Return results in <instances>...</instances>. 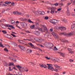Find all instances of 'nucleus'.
I'll return each instance as SVG.
<instances>
[{
    "label": "nucleus",
    "instance_id": "603ef678",
    "mask_svg": "<svg viewBox=\"0 0 75 75\" xmlns=\"http://www.w3.org/2000/svg\"><path fill=\"white\" fill-rule=\"evenodd\" d=\"M26 33H31V32H30L28 31H25Z\"/></svg>",
    "mask_w": 75,
    "mask_h": 75
},
{
    "label": "nucleus",
    "instance_id": "e433bc0d",
    "mask_svg": "<svg viewBox=\"0 0 75 75\" xmlns=\"http://www.w3.org/2000/svg\"><path fill=\"white\" fill-rule=\"evenodd\" d=\"M2 6H5V7H6V6H7V5L4 4H3L2 5Z\"/></svg>",
    "mask_w": 75,
    "mask_h": 75
},
{
    "label": "nucleus",
    "instance_id": "7ed1b4c3",
    "mask_svg": "<svg viewBox=\"0 0 75 75\" xmlns=\"http://www.w3.org/2000/svg\"><path fill=\"white\" fill-rule=\"evenodd\" d=\"M1 27L3 28H5L4 27H11V28H12L13 29H14V27L13 26V25H9V24H5L4 25H3Z\"/></svg>",
    "mask_w": 75,
    "mask_h": 75
},
{
    "label": "nucleus",
    "instance_id": "ea45409f",
    "mask_svg": "<svg viewBox=\"0 0 75 75\" xmlns=\"http://www.w3.org/2000/svg\"><path fill=\"white\" fill-rule=\"evenodd\" d=\"M8 65V64L7 63H5V66H6V67H7Z\"/></svg>",
    "mask_w": 75,
    "mask_h": 75
},
{
    "label": "nucleus",
    "instance_id": "c85d7f7f",
    "mask_svg": "<svg viewBox=\"0 0 75 75\" xmlns=\"http://www.w3.org/2000/svg\"><path fill=\"white\" fill-rule=\"evenodd\" d=\"M2 32L4 34H6L7 33V32L6 31L2 30Z\"/></svg>",
    "mask_w": 75,
    "mask_h": 75
},
{
    "label": "nucleus",
    "instance_id": "473e14b6",
    "mask_svg": "<svg viewBox=\"0 0 75 75\" xmlns=\"http://www.w3.org/2000/svg\"><path fill=\"white\" fill-rule=\"evenodd\" d=\"M69 61L70 62H74V60L72 59H70Z\"/></svg>",
    "mask_w": 75,
    "mask_h": 75
},
{
    "label": "nucleus",
    "instance_id": "f704fd0d",
    "mask_svg": "<svg viewBox=\"0 0 75 75\" xmlns=\"http://www.w3.org/2000/svg\"><path fill=\"white\" fill-rule=\"evenodd\" d=\"M0 47H4V46L3 45V44L2 43H0Z\"/></svg>",
    "mask_w": 75,
    "mask_h": 75
},
{
    "label": "nucleus",
    "instance_id": "a211bd4d",
    "mask_svg": "<svg viewBox=\"0 0 75 75\" xmlns=\"http://www.w3.org/2000/svg\"><path fill=\"white\" fill-rule=\"evenodd\" d=\"M30 28L31 29H34L35 28V25H33L30 26Z\"/></svg>",
    "mask_w": 75,
    "mask_h": 75
},
{
    "label": "nucleus",
    "instance_id": "6e6d98bb",
    "mask_svg": "<svg viewBox=\"0 0 75 75\" xmlns=\"http://www.w3.org/2000/svg\"><path fill=\"white\" fill-rule=\"evenodd\" d=\"M73 25H75V21H74L73 22Z\"/></svg>",
    "mask_w": 75,
    "mask_h": 75
},
{
    "label": "nucleus",
    "instance_id": "72a5a7b5",
    "mask_svg": "<svg viewBox=\"0 0 75 75\" xmlns=\"http://www.w3.org/2000/svg\"><path fill=\"white\" fill-rule=\"evenodd\" d=\"M75 27V25H74L73 24L71 25V28L73 29V28H74Z\"/></svg>",
    "mask_w": 75,
    "mask_h": 75
},
{
    "label": "nucleus",
    "instance_id": "cd10ccee",
    "mask_svg": "<svg viewBox=\"0 0 75 75\" xmlns=\"http://www.w3.org/2000/svg\"><path fill=\"white\" fill-rule=\"evenodd\" d=\"M8 19H9V22L10 21H11L12 20H13V18H11V17H10V18H8Z\"/></svg>",
    "mask_w": 75,
    "mask_h": 75
},
{
    "label": "nucleus",
    "instance_id": "aec40b11",
    "mask_svg": "<svg viewBox=\"0 0 75 75\" xmlns=\"http://www.w3.org/2000/svg\"><path fill=\"white\" fill-rule=\"evenodd\" d=\"M67 16H70V12H69V10H68V9H67Z\"/></svg>",
    "mask_w": 75,
    "mask_h": 75
},
{
    "label": "nucleus",
    "instance_id": "9b49d317",
    "mask_svg": "<svg viewBox=\"0 0 75 75\" xmlns=\"http://www.w3.org/2000/svg\"><path fill=\"white\" fill-rule=\"evenodd\" d=\"M35 34L36 35H40V33L39 31H36L34 32Z\"/></svg>",
    "mask_w": 75,
    "mask_h": 75
},
{
    "label": "nucleus",
    "instance_id": "dca6fc26",
    "mask_svg": "<svg viewBox=\"0 0 75 75\" xmlns=\"http://www.w3.org/2000/svg\"><path fill=\"white\" fill-rule=\"evenodd\" d=\"M16 67H17L18 68H19V69L20 71H21V67L19 66V65H16Z\"/></svg>",
    "mask_w": 75,
    "mask_h": 75
},
{
    "label": "nucleus",
    "instance_id": "de8ad7c7",
    "mask_svg": "<svg viewBox=\"0 0 75 75\" xmlns=\"http://www.w3.org/2000/svg\"><path fill=\"white\" fill-rule=\"evenodd\" d=\"M25 71L26 72H28V69H25Z\"/></svg>",
    "mask_w": 75,
    "mask_h": 75
},
{
    "label": "nucleus",
    "instance_id": "052dcab7",
    "mask_svg": "<svg viewBox=\"0 0 75 75\" xmlns=\"http://www.w3.org/2000/svg\"><path fill=\"white\" fill-rule=\"evenodd\" d=\"M12 34H16V33L14 32H12Z\"/></svg>",
    "mask_w": 75,
    "mask_h": 75
},
{
    "label": "nucleus",
    "instance_id": "423d86ee",
    "mask_svg": "<svg viewBox=\"0 0 75 75\" xmlns=\"http://www.w3.org/2000/svg\"><path fill=\"white\" fill-rule=\"evenodd\" d=\"M50 21L52 24H55L56 23H57L58 20L55 19H52Z\"/></svg>",
    "mask_w": 75,
    "mask_h": 75
},
{
    "label": "nucleus",
    "instance_id": "864d4df0",
    "mask_svg": "<svg viewBox=\"0 0 75 75\" xmlns=\"http://www.w3.org/2000/svg\"><path fill=\"white\" fill-rule=\"evenodd\" d=\"M41 11H39L38 13L39 14H41Z\"/></svg>",
    "mask_w": 75,
    "mask_h": 75
},
{
    "label": "nucleus",
    "instance_id": "4be33fe9",
    "mask_svg": "<svg viewBox=\"0 0 75 75\" xmlns=\"http://www.w3.org/2000/svg\"><path fill=\"white\" fill-rule=\"evenodd\" d=\"M13 65H14V63H10L8 64V65L9 67H10V66H12Z\"/></svg>",
    "mask_w": 75,
    "mask_h": 75
},
{
    "label": "nucleus",
    "instance_id": "09e8293b",
    "mask_svg": "<svg viewBox=\"0 0 75 75\" xmlns=\"http://www.w3.org/2000/svg\"><path fill=\"white\" fill-rule=\"evenodd\" d=\"M14 2H13L12 3H11V5L12 6H14Z\"/></svg>",
    "mask_w": 75,
    "mask_h": 75
},
{
    "label": "nucleus",
    "instance_id": "5701e85b",
    "mask_svg": "<svg viewBox=\"0 0 75 75\" xmlns=\"http://www.w3.org/2000/svg\"><path fill=\"white\" fill-rule=\"evenodd\" d=\"M66 28L65 27H61V30L62 31V30H66Z\"/></svg>",
    "mask_w": 75,
    "mask_h": 75
},
{
    "label": "nucleus",
    "instance_id": "338daca9",
    "mask_svg": "<svg viewBox=\"0 0 75 75\" xmlns=\"http://www.w3.org/2000/svg\"><path fill=\"white\" fill-rule=\"evenodd\" d=\"M9 71H11V67H9Z\"/></svg>",
    "mask_w": 75,
    "mask_h": 75
},
{
    "label": "nucleus",
    "instance_id": "4c0bfd02",
    "mask_svg": "<svg viewBox=\"0 0 75 75\" xmlns=\"http://www.w3.org/2000/svg\"><path fill=\"white\" fill-rule=\"evenodd\" d=\"M54 5H55V6H58V3H56V4H54Z\"/></svg>",
    "mask_w": 75,
    "mask_h": 75
},
{
    "label": "nucleus",
    "instance_id": "ddd939ff",
    "mask_svg": "<svg viewBox=\"0 0 75 75\" xmlns=\"http://www.w3.org/2000/svg\"><path fill=\"white\" fill-rule=\"evenodd\" d=\"M40 66H41V67L43 68H46L47 67V66L45 64H42L41 65V64H40Z\"/></svg>",
    "mask_w": 75,
    "mask_h": 75
},
{
    "label": "nucleus",
    "instance_id": "c9c22d12",
    "mask_svg": "<svg viewBox=\"0 0 75 75\" xmlns=\"http://www.w3.org/2000/svg\"><path fill=\"white\" fill-rule=\"evenodd\" d=\"M41 14H42V15H44L45 14V12L44 11L41 12Z\"/></svg>",
    "mask_w": 75,
    "mask_h": 75
},
{
    "label": "nucleus",
    "instance_id": "e2e57ef3",
    "mask_svg": "<svg viewBox=\"0 0 75 75\" xmlns=\"http://www.w3.org/2000/svg\"><path fill=\"white\" fill-rule=\"evenodd\" d=\"M36 26H37V27H38V26H39V24L37 23V24H36Z\"/></svg>",
    "mask_w": 75,
    "mask_h": 75
},
{
    "label": "nucleus",
    "instance_id": "69168bd1",
    "mask_svg": "<svg viewBox=\"0 0 75 75\" xmlns=\"http://www.w3.org/2000/svg\"><path fill=\"white\" fill-rule=\"evenodd\" d=\"M50 11H47V13H50Z\"/></svg>",
    "mask_w": 75,
    "mask_h": 75
},
{
    "label": "nucleus",
    "instance_id": "f03ea898",
    "mask_svg": "<svg viewBox=\"0 0 75 75\" xmlns=\"http://www.w3.org/2000/svg\"><path fill=\"white\" fill-rule=\"evenodd\" d=\"M74 32H71L70 33L67 34L65 32L61 33H59V35H65L66 36H69V37H71V36H72L73 34H74Z\"/></svg>",
    "mask_w": 75,
    "mask_h": 75
},
{
    "label": "nucleus",
    "instance_id": "4d7b16f0",
    "mask_svg": "<svg viewBox=\"0 0 75 75\" xmlns=\"http://www.w3.org/2000/svg\"><path fill=\"white\" fill-rule=\"evenodd\" d=\"M18 75H23L22 74H20V73H18Z\"/></svg>",
    "mask_w": 75,
    "mask_h": 75
},
{
    "label": "nucleus",
    "instance_id": "37998d69",
    "mask_svg": "<svg viewBox=\"0 0 75 75\" xmlns=\"http://www.w3.org/2000/svg\"><path fill=\"white\" fill-rule=\"evenodd\" d=\"M16 12V11H15V12H13V13L14 14H17V12Z\"/></svg>",
    "mask_w": 75,
    "mask_h": 75
},
{
    "label": "nucleus",
    "instance_id": "c756f323",
    "mask_svg": "<svg viewBox=\"0 0 75 75\" xmlns=\"http://www.w3.org/2000/svg\"><path fill=\"white\" fill-rule=\"evenodd\" d=\"M23 42V41H22L21 40H18V42H20V43H22V44H24V43L22 42Z\"/></svg>",
    "mask_w": 75,
    "mask_h": 75
},
{
    "label": "nucleus",
    "instance_id": "4468645a",
    "mask_svg": "<svg viewBox=\"0 0 75 75\" xmlns=\"http://www.w3.org/2000/svg\"><path fill=\"white\" fill-rule=\"evenodd\" d=\"M27 51L28 53H31V52H32V51H33V50H31L30 49H28Z\"/></svg>",
    "mask_w": 75,
    "mask_h": 75
},
{
    "label": "nucleus",
    "instance_id": "8fccbe9b",
    "mask_svg": "<svg viewBox=\"0 0 75 75\" xmlns=\"http://www.w3.org/2000/svg\"><path fill=\"white\" fill-rule=\"evenodd\" d=\"M6 74L7 75H13V74H11L10 73L8 74Z\"/></svg>",
    "mask_w": 75,
    "mask_h": 75
},
{
    "label": "nucleus",
    "instance_id": "774afa93",
    "mask_svg": "<svg viewBox=\"0 0 75 75\" xmlns=\"http://www.w3.org/2000/svg\"><path fill=\"white\" fill-rule=\"evenodd\" d=\"M71 3H69L67 4L68 5H70L71 4Z\"/></svg>",
    "mask_w": 75,
    "mask_h": 75
},
{
    "label": "nucleus",
    "instance_id": "49530a36",
    "mask_svg": "<svg viewBox=\"0 0 75 75\" xmlns=\"http://www.w3.org/2000/svg\"><path fill=\"white\" fill-rule=\"evenodd\" d=\"M61 8H59L57 10V11H61Z\"/></svg>",
    "mask_w": 75,
    "mask_h": 75
},
{
    "label": "nucleus",
    "instance_id": "a19ab883",
    "mask_svg": "<svg viewBox=\"0 0 75 75\" xmlns=\"http://www.w3.org/2000/svg\"><path fill=\"white\" fill-rule=\"evenodd\" d=\"M17 14H19V15H21V12H18Z\"/></svg>",
    "mask_w": 75,
    "mask_h": 75
},
{
    "label": "nucleus",
    "instance_id": "6e6552de",
    "mask_svg": "<svg viewBox=\"0 0 75 75\" xmlns=\"http://www.w3.org/2000/svg\"><path fill=\"white\" fill-rule=\"evenodd\" d=\"M28 45H30L31 47H32V48L33 49V48H34V49H36L37 48L35 47L34 46V45L32 44V43L31 42H29L28 43Z\"/></svg>",
    "mask_w": 75,
    "mask_h": 75
},
{
    "label": "nucleus",
    "instance_id": "bb28decb",
    "mask_svg": "<svg viewBox=\"0 0 75 75\" xmlns=\"http://www.w3.org/2000/svg\"><path fill=\"white\" fill-rule=\"evenodd\" d=\"M23 40H24V41H27V40H28L29 41H31V40L28 39H27V38L26 39L23 38Z\"/></svg>",
    "mask_w": 75,
    "mask_h": 75
},
{
    "label": "nucleus",
    "instance_id": "7c9ffc66",
    "mask_svg": "<svg viewBox=\"0 0 75 75\" xmlns=\"http://www.w3.org/2000/svg\"><path fill=\"white\" fill-rule=\"evenodd\" d=\"M62 40H61V41H62L63 42H68V41L67 40H64V41Z\"/></svg>",
    "mask_w": 75,
    "mask_h": 75
},
{
    "label": "nucleus",
    "instance_id": "9d476101",
    "mask_svg": "<svg viewBox=\"0 0 75 75\" xmlns=\"http://www.w3.org/2000/svg\"><path fill=\"white\" fill-rule=\"evenodd\" d=\"M45 45H52V46H53V45H54L53 44L51 43H49L48 42H45Z\"/></svg>",
    "mask_w": 75,
    "mask_h": 75
},
{
    "label": "nucleus",
    "instance_id": "20e7f679",
    "mask_svg": "<svg viewBox=\"0 0 75 75\" xmlns=\"http://www.w3.org/2000/svg\"><path fill=\"white\" fill-rule=\"evenodd\" d=\"M1 27L3 28H5L4 27H11V28H12L13 29H14V27L13 26V25H9V24H5L4 25H3Z\"/></svg>",
    "mask_w": 75,
    "mask_h": 75
},
{
    "label": "nucleus",
    "instance_id": "58836bf2",
    "mask_svg": "<svg viewBox=\"0 0 75 75\" xmlns=\"http://www.w3.org/2000/svg\"><path fill=\"white\" fill-rule=\"evenodd\" d=\"M58 49L56 47H54V49H53L54 50H57Z\"/></svg>",
    "mask_w": 75,
    "mask_h": 75
},
{
    "label": "nucleus",
    "instance_id": "6ab92c4d",
    "mask_svg": "<svg viewBox=\"0 0 75 75\" xmlns=\"http://www.w3.org/2000/svg\"><path fill=\"white\" fill-rule=\"evenodd\" d=\"M53 36L56 38H58V36L56 34H55L54 35H53Z\"/></svg>",
    "mask_w": 75,
    "mask_h": 75
},
{
    "label": "nucleus",
    "instance_id": "393cba45",
    "mask_svg": "<svg viewBox=\"0 0 75 75\" xmlns=\"http://www.w3.org/2000/svg\"><path fill=\"white\" fill-rule=\"evenodd\" d=\"M5 3L7 4H11V2L9 1H6L5 2Z\"/></svg>",
    "mask_w": 75,
    "mask_h": 75
},
{
    "label": "nucleus",
    "instance_id": "39448f33",
    "mask_svg": "<svg viewBox=\"0 0 75 75\" xmlns=\"http://www.w3.org/2000/svg\"><path fill=\"white\" fill-rule=\"evenodd\" d=\"M50 10H51L50 11V13L51 14H53L54 13V12L56 10V8H55L52 7L50 8Z\"/></svg>",
    "mask_w": 75,
    "mask_h": 75
},
{
    "label": "nucleus",
    "instance_id": "2eb2a0df",
    "mask_svg": "<svg viewBox=\"0 0 75 75\" xmlns=\"http://www.w3.org/2000/svg\"><path fill=\"white\" fill-rule=\"evenodd\" d=\"M59 53L60 55L61 56L63 57H65V54H64V53L61 52H59Z\"/></svg>",
    "mask_w": 75,
    "mask_h": 75
},
{
    "label": "nucleus",
    "instance_id": "2f4dec72",
    "mask_svg": "<svg viewBox=\"0 0 75 75\" xmlns=\"http://www.w3.org/2000/svg\"><path fill=\"white\" fill-rule=\"evenodd\" d=\"M4 50L5 51H6L7 52H8V50H7V49L6 48H5L4 49Z\"/></svg>",
    "mask_w": 75,
    "mask_h": 75
},
{
    "label": "nucleus",
    "instance_id": "0eeeda50",
    "mask_svg": "<svg viewBox=\"0 0 75 75\" xmlns=\"http://www.w3.org/2000/svg\"><path fill=\"white\" fill-rule=\"evenodd\" d=\"M38 30H40V31H42V32H45V30H47V28L46 27H45L44 28V29L43 30V29H42L40 28H39Z\"/></svg>",
    "mask_w": 75,
    "mask_h": 75
},
{
    "label": "nucleus",
    "instance_id": "f3484780",
    "mask_svg": "<svg viewBox=\"0 0 75 75\" xmlns=\"http://www.w3.org/2000/svg\"><path fill=\"white\" fill-rule=\"evenodd\" d=\"M18 47H19V48H21V50H23L24 49H25V47H23L21 46H20V45H18Z\"/></svg>",
    "mask_w": 75,
    "mask_h": 75
},
{
    "label": "nucleus",
    "instance_id": "5fc2aeb1",
    "mask_svg": "<svg viewBox=\"0 0 75 75\" xmlns=\"http://www.w3.org/2000/svg\"><path fill=\"white\" fill-rule=\"evenodd\" d=\"M73 5H74L75 4V0H74V1H73Z\"/></svg>",
    "mask_w": 75,
    "mask_h": 75
},
{
    "label": "nucleus",
    "instance_id": "0e129e2a",
    "mask_svg": "<svg viewBox=\"0 0 75 75\" xmlns=\"http://www.w3.org/2000/svg\"><path fill=\"white\" fill-rule=\"evenodd\" d=\"M54 75H59L58 73H55Z\"/></svg>",
    "mask_w": 75,
    "mask_h": 75
},
{
    "label": "nucleus",
    "instance_id": "680f3d73",
    "mask_svg": "<svg viewBox=\"0 0 75 75\" xmlns=\"http://www.w3.org/2000/svg\"><path fill=\"white\" fill-rule=\"evenodd\" d=\"M50 31H53V30L52 29H50Z\"/></svg>",
    "mask_w": 75,
    "mask_h": 75
},
{
    "label": "nucleus",
    "instance_id": "a878e982",
    "mask_svg": "<svg viewBox=\"0 0 75 75\" xmlns=\"http://www.w3.org/2000/svg\"><path fill=\"white\" fill-rule=\"evenodd\" d=\"M28 21L29 23H34V22H33V21H31V20H30V19H29L28 20Z\"/></svg>",
    "mask_w": 75,
    "mask_h": 75
},
{
    "label": "nucleus",
    "instance_id": "c03bdc74",
    "mask_svg": "<svg viewBox=\"0 0 75 75\" xmlns=\"http://www.w3.org/2000/svg\"><path fill=\"white\" fill-rule=\"evenodd\" d=\"M68 50L69 51H72V50L69 48H68Z\"/></svg>",
    "mask_w": 75,
    "mask_h": 75
},
{
    "label": "nucleus",
    "instance_id": "13d9d810",
    "mask_svg": "<svg viewBox=\"0 0 75 75\" xmlns=\"http://www.w3.org/2000/svg\"><path fill=\"white\" fill-rule=\"evenodd\" d=\"M18 23H19V21H17L16 22V24H18Z\"/></svg>",
    "mask_w": 75,
    "mask_h": 75
},
{
    "label": "nucleus",
    "instance_id": "79ce46f5",
    "mask_svg": "<svg viewBox=\"0 0 75 75\" xmlns=\"http://www.w3.org/2000/svg\"><path fill=\"white\" fill-rule=\"evenodd\" d=\"M45 20H48V17L47 16L45 17Z\"/></svg>",
    "mask_w": 75,
    "mask_h": 75
},
{
    "label": "nucleus",
    "instance_id": "f8f14e48",
    "mask_svg": "<svg viewBox=\"0 0 75 75\" xmlns=\"http://www.w3.org/2000/svg\"><path fill=\"white\" fill-rule=\"evenodd\" d=\"M20 20L21 21H27V19L25 18H21Z\"/></svg>",
    "mask_w": 75,
    "mask_h": 75
},
{
    "label": "nucleus",
    "instance_id": "a18cd8bd",
    "mask_svg": "<svg viewBox=\"0 0 75 75\" xmlns=\"http://www.w3.org/2000/svg\"><path fill=\"white\" fill-rule=\"evenodd\" d=\"M11 35H12V36H13V37H16V35H14L13 34H11Z\"/></svg>",
    "mask_w": 75,
    "mask_h": 75
},
{
    "label": "nucleus",
    "instance_id": "b1692460",
    "mask_svg": "<svg viewBox=\"0 0 75 75\" xmlns=\"http://www.w3.org/2000/svg\"><path fill=\"white\" fill-rule=\"evenodd\" d=\"M63 21L64 22V23H67V20L66 19H63Z\"/></svg>",
    "mask_w": 75,
    "mask_h": 75
},
{
    "label": "nucleus",
    "instance_id": "bf43d9fd",
    "mask_svg": "<svg viewBox=\"0 0 75 75\" xmlns=\"http://www.w3.org/2000/svg\"><path fill=\"white\" fill-rule=\"evenodd\" d=\"M60 5H61V6H63V4L62 3H61L59 4Z\"/></svg>",
    "mask_w": 75,
    "mask_h": 75
},
{
    "label": "nucleus",
    "instance_id": "3c124183",
    "mask_svg": "<svg viewBox=\"0 0 75 75\" xmlns=\"http://www.w3.org/2000/svg\"><path fill=\"white\" fill-rule=\"evenodd\" d=\"M45 58H46L47 59H50V58L48 57H45Z\"/></svg>",
    "mask_w": 75,
    "mask_h": 75
},
{
    "label": "nucleus",
    "instance_id": "412c9836",
    "mask_svg": "<svg viewBox=\"0 0 75 75\" xmlns=\"http://www.w3.org/2000/svg\"><path fill=\"white\" fill-rule=\"evenodd\" d=\"M10 23L11 24H14V23H15L16 22L14 20H12L11 21H10Z\"/></svg>",
    "mask_w": 75,
    "mask_h": 75
},
{
    "label": "nucleus",
    "instance_id": "1a4fd4ad",
    "mask_svg": "<svg viewBox=\"0 0 75 75\" xmlns=\"http://www.w3.org/2000/svg\"><path fill=\"white\" fill-rule=\"evenodd\" d=\"M21 25L22 27H27V24L25 22H23L21 23Z\"/></svg>",
    "mask_w": 75,
    "mask_h": 75
},
{
    "label": "nucleus",
    "instance_id": "f257e3e1",
    "mask_svg": "<svg viewBox=\"0 0 75 75\" xmlns=\"http://www.w3.org/2000/svg\"><path fill=\"white\" fill-rule=\"evenodd\" d=\"M47 65H48L47 67L48 69L51 70V71H55L57 72L58 69H59L60 68V67L58 66V65H54V66L56 68H57V69H54V68H53L52 67V66H51V64H47Z\"/></svg>",
    "mask_w": 75,
    "mask_h": 75
}]
</instances>
